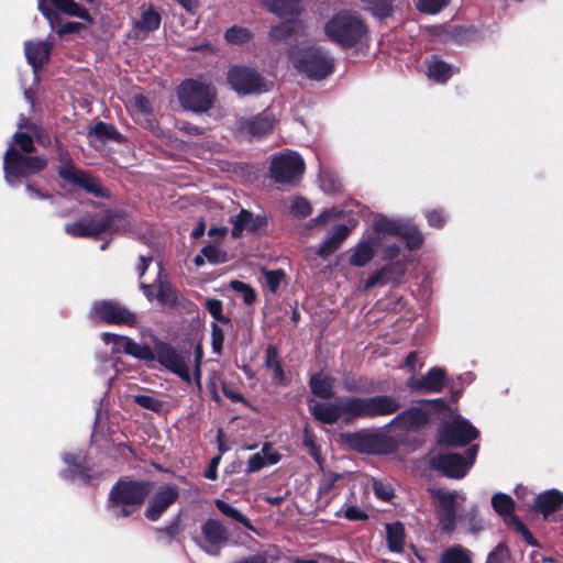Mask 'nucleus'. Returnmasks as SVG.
I'll list each match as a JSON object with an SVG mask.
<instances>
[{"mask_svg": "<svg viewBox=\"0 0 563 563\" xmlns=\"http://www.w3.org/2000/svg\"><path fill=\"white\" fill-rule=\"evenodd\" d=\"M311 391L320 398H330L334 394V379L323 374H316L310 379Z\"/></svg>", "mask_w": 563, "mask_h": 563, "instance_id": "obj_39", "label": "nucleus"}, {"mask_svg": "<svg viewBox=\"0 0 563 563\" xmlns=\"http://www.w3.org/2000/svg\"><path fill=\"white\" fill-rule=\"evenodd\" d=\"M355 227L345 211L339 207L322 210L307 223V229L316 233H325L322 246H336L345 241Z\"/></svg>", "mask_w": 563, "mask_h": 563, "instance_id": "obj_4", "label": "nucleus"}, {"mask_svg": "<svg viewBox=\"0 0 563 563\" xmlns=\"http://www.w3.org/2000/svg\"><path fill=\"white\" fill-rule=\"evenodd\" d=\"M231 288L235 291H239L243 295V300L245 303L251 305L256 300V295L253 288L240 280L231 282Z\"/></svg>", "mask_w": 563, "mask_h": 563, "instance_id": "obj_57", "label": "nucleus"}, {"mask_svg": "<svg viewBox=\"0 0 563 563\" xmlns=\"http://www.w3.org/2000/svg\"><path fill=\"white\" fill-rule=\"evenodd\" d=\"M63 460L65 461V463L68 464L69 467L68 470L62 473V477L66 479H73L78 476L84 483H87L89 481V475L81 467V464L78 462L80 460L79 455L67 453L63 455Z\"/></svg>", "mask_w": 563, "mask_h": 563, "instance_id": "obj_40", "label": "nucleus"}, {"mask_svg": "<svg viewBox=\"0 0 563 563\" xmlns=\"http://www.w3.org/2000/svg\"><path fill=\"white\" fill-rule=\"evenodd\" d=\"M263 5L280 18L299 12V0H261Z\"/></svg>", "mask_w": 563, "mask_h": 563, "instance_id": "obj_38", "label": "nucleus"}, {"mask_svg": "<svg viewBox=\"0 0 563 563\" xmlns=\"http://www.w3.org/2000/svg\"><path fill=\"white\" fill-rule=\"evenodd\" d=\"M375 439L371 435L354 434L350 439V444L360 452H372Z\"/></svg>", "mask_w": 563, "mask_h": 563, "instance_id": "obj_53", "label": "nucleus"}, {"mask_svg": "<svg viewBox=\"0 0 563 563\" xmlns=\"http://www.w3.org/2000/svg\"><path fill=\"white\" fill-rule=\"evenodd\" d=\"M273 125L274 117L269 112H263L253 118L240 119L236 123V132L243 137L254 139L272 131Z\"/></svg>", "mask_w": 563, "mask_h": 563, "instance_id": "obj_24", "label": "nucleus"}, {"mask_svg": "<svg viewBox=\"0 0 563 563\" xmlns=\"http://www.w3.org/2000/svg\"><path fill=\"white\" fill-rule=\"evenodd\" d=\"M129 224L126 213L118 210H107L97 214H85L75 222L65 225V232L74 238H90L106 230L120 231Z\"/></svg>", "mask_w": 563, "mask_h": 563, "instance_id": "obj_5", "label": "nucleus"}, {"mask_svg": "<svg viewBox=\"0 0 563 563\" xmlns=\"http://www.w3.org/2000/svg\"><path fill=\"white\" fill-rule=\"evenodd\" d=\"M397 275H390L391 268H382L372 275L364 284V289L368 290L375 286H383L387 283H398L402 275L405 274V264H398L397 266Z\"/></svg>", "mask_w": 563, "mask_h": 563, "instance_id": "obj_36", "label": "nucleus"}, {"mask_svg": "<svg viewBox=\"0 0 563 563\" xmlns=\"http://www.w3.org/2000/svg\"><path fill=\"white\" fill-rule=\"evenodd\" d=\"M179 497V489L177 486L166 484L161 486L145 510V517L152 521H156Z\"/></svg>", "mask_w": 563, "mask_h": 563, "instance_id": "obj_22", "label": "nucleus"}, {"mask_svg": "<svg viewBox=\"0 0 563 563\" xmlns=\"http://www.w3.org/2000/svg\"><path fill=\"white\" fill-rule=\"evenodd\" d=\"M178 532V525L176 522L167 526L166 528L156 529V538L164 543H170Z\"/></svg>", "mask_w": 563, "mask_h": 563, "instance_id": "obj_61", "label": "nucleus"}, {"mask_svg": "<svg viewBox=\"0 0 563 563\" xmlns=\"http://www.w3.org/2000/svg\"><path fill=\"white\" fill-rule=\"evenodd\" d=\"M374 249H355V252L350 257V263L354 266L366 265L374 256Z\"/></svg>", "mask_w": 563, "mask_h": 563, "instance_id": "obj_58", "label": "nucleus"}, {"mask_svg": "<svg viewBox=\"0 0 563 563\" xmlns=\"http://www.w3.org/2000/svg\"><path fill=\"white\" fill-rule=\"evenodd\" d=\"M161 15L152 7L142 12L141 19L137 22V27L151 32L159 27Z\"/></svg>", "mask_w": 563, "mask_h": 563, "instance_id": "obj_46", "label": "nucleus"}, {"mask_svg": "<svg viewBox=\"0 0 563 563\" xmlns=\"http://www.w3.org/2000/svg\"><path fill=\"white\" fill-rule=\"evenodd\" d=\"M261 272L265 276L267 288L273 294H276L285 279V272L283 269H267L264 267L261 269Z\"/></svg>", "mask_w": 563, "mask_h": 563, "instance_id": "obj_49", "label": "nucleus"}, {"mask_svg": "<svg viewBox=\"0 0 563 563\" xmlns=\"http://www.w3.org/2000/svg\"><path fill=\"white\" fill-rule=\"evenodd\" d=\"M289 59L297 70L314 80L325 78L334 69V59L320 47L291 48Z\"/></svg>", "mask_w": 563, "mask_h": 563, "instance_id": "obj_6", "label": "nucleus"}, {"mask_svg": "<svg viewBox=\"0 0 563 563\" xmlns=\"http://www.w3.org/2000/svg\"><path fill=\"white\" fill-rule=\"evenodd\" d=\"M280 454L269 443H265L260 452L254 453L247 461L246 472L255 473L268 465L277 464Z\"/></svg>", "mask_w": 563, "mask_h": 563, "instance_id": "obj_30", "label": "nucleus"}, {"mask_svg": "<svg viewBox=\"0 0 563 563\" xmlns=\"http://www.w3.org/2000/svg\"><path fill=\"white\" fill-rule=\"evenodd\" d=\"M492 506L494 510L505 520L512 525L519 532H521L528 541L532 538L526 526L520 519L514 515L515 501L506 494L497 493L492 498Z\"/></svg>", "mask_w": 563, "mask_h": 563, "instance_id": "obj_26", "label": "nucleus"}, {"mask_svg": "<svg viewBox=\"0 0 563 563\" xmlns=\"http://www.w3.org/2000/svg\"><path fill=\"white\" fill-rule=\"evenodd\" d=\"M397 275H390L391 268H382L372 275L364 284V289L368 290L375 286H383L387 283H398L402 275L405 274V264H398L397 266Z\"/></svg>", "mask_w": 563, "mask_h": 563, "instance_id": "obj_35", "label": "nucleus"}, {"mask_svg": "<svg viewBox=\"0 0 563 563\" xmlns=\"http://www.w3.org/2000/svg\"><path fill=\"white\" fill-rule=\"evenodd\" d=\"M203 536V544L201 548L210 555H218L220 547L228 540V531L225 527L216 519H208L201 527Z\"/></svg>", "mask_w": 563, "mask_h": 563, "instance_id": "obj_23", "label": "nucleus"}, {"mask_svg": "<svg viewBox=\"0 0 563 563\" xmlns=\"http://www.w3.org/2000/svg\"><path fill=\"white\" fill-rule=\"evenodd\" d=\"M441 530L452 532L456 521V506L465 500V496L459 492H450L443 488L429 489Z\"/></svg>", "mask_w": 563, "mask_h": 563, "instance_id": "obj_10", "label": "nucleus"}, {"mask_svg": "<svg viewBox=\"0 0 563 563\" xmlns=\"http://www.w3.org/2000/svg\"><path fill=\"white\" fill-rule=\"evenodd\" d=\"M416 9L424 14H438L448 4L449 0H413Z\"/></svg>", "mask_w": 563, "mask_h": 563, "instance_id": "obj_48", "label": "nucleus"}, {"mask_svg": "<svg viewBox=\"0 0 563 563\" xmlns=\"http://www.w3.org/2000/svg\"><path fill=\"white\" fill-rule=\"evenodd\" d=\"M214 504L217 508L227 517H230L234 519L235 521L242 523L246 529L251 531H256L255 528L252 526L251 521L238 509L232 507L231 505L227 504L225 501L221 499H216Z\"/></svg>", "mask_w": 563, "mask_h": 563, "instance_id": "obj_44", "label": "nucleus"}, {"mask_svg": "<svg viewBox=\"0 0 563 563\" xmlns=\"http://www.w3.org/2000/svg\"><path fill=\"white\" fill-rule=\"evenodd\" d=\"M211 346L212 351L217 354H220L222 351V345L224 341V333L222 328L218 323H212L211 325Z\"/></svg>", "mask_w": 563, "mask_h": 563, "instance_id": "obj_59", "label": "nucleus"}, {"mask_svg": "<svg viewBox=\"0 0 563 563\" xmlns=\"http://www.w3.org/2000/svg\"><path fill=\"white\" fill-rule=\"evenodd\" d=\"M320 188L327 195H334L340 191L341 183L340 180L328 173L321 174L319 177Z\"/></svg>", "mask_w": 563, "mask_h": 563, "instance_id": "obj_51", "label": "nucleus"}, {"mask_svg": "<svg viewBox=\"0 0 563 563\" xmlns=\"http://www.w3.org/2000/svg\"><path fill=\"white\" fill-rule=\"evenodd\" d=\"M84 29H85V25L80 22H67V23L63 24L62 26H59L56 30V33L59 36H63V35L71 34V33H79Z\"/></svg>", "mask_w": 563, "mask_h": 563, "instance_id": "obj_64", "label": "nucleus"}, {"mask_svg": "<svg viewBox=\"0 0 563 563\" xmlns=\"http://www.w3.org/2000/svg\"><path fill=\"white\" fill-rule=\"evenodd\" d=\"M471 552L460 545L445 550L441 556V563H471Z\"/></svg>", "mask_w": 563, "mask_h": 563, "instance_id": "obj_45", "label": "nucleus"}, {"mask_svg": "<svg viewBox=\"0 0 563 563\" xmlns=\"http://www.w3.org/2000/svg\"><path fill=\"white\" fill-rule=\"evenodd\" d=\"M133 400L142 408L152 410L154 412L161 411L163 407V402L159 399L150 395H135L133 396Z\"/></svg>", "mask_w": 563, "mask_h": 563, "instance_id": "obj_54", "label": "nucleus"}, {"mask_svg": "<svg viewBox=\"0 0 563 563\" xmlns=\"http://www.w3.org/2000/svg\"><path fill=\"white\" fill-rule=\"evenodd\" d=\"M46 164L45 158L22 155L10 144L3 156L4 179L8 185L16 186L22 179L40 173Z\"/></svg>", "mask_w": 563, "mask_h": 563, "instance_id": "obj_7", "label": "nucleus"}, {"mask_svg": "<svg viewBox=\"0 0 563 563\" xmlns=\"http://www.w3.org/2000/svg\"><path fill=\"white\" fill-rule=\"evenodd\" d=\"M265 366L269 371H272L274 380H276L279 384H283L285 382V373L278 360L277 350L273 346H269L266 350Z\"/></svg>", "mask_w": 563, "mask_h": 563, "instance_id": "obj_43", "label": "nucleus"}, {"mask_svg": "<svg viewBox=\"0 0 563 563\" xmlns=\"http://www.w3.org/2000/svg\"><path fill=\"white\" fill-rule=\"evenodd\" d=\"M151 265L155 272L153 284L157 286V300L164 305L174 306L177 302V292L168 283L162 280L163 266L161 261L154 256L153 252L140 256L136 266L140 278L144 277L146 269Z\"/></svg>", "mask_w": 563, "mask_h": 563, "instance_id": "obj_14", "label": "nucleus"}, {"mask_svg": "<svg viewBox=\"0 0 563 563\" xmlns=\"http://www.w3.org/2000/svg\"><path fill=\"white\" fill-rule=\"evenodd\" d=\"M486 563H511V558L508 548L499 543L487 558Z\"/></svg>", "mask_w": 563, "mask_h": 563, "instance_id": "obj_55", "label": "nucleus"}, {"mask_svg": "<svg viewBox=\"0 0 563 563\" xmlns=\"http://www.w3.org/2000/svg\"><path fill=\"white\" fill-rule=\"evenodd\" d=\"M364 10L368 11L374 18L384 20L391 16L399 0H360Z\"/></svg>", "mask_w": 563, "mask_h": 563, "instance_id": "obj_33", "label": "nucleus"}, {"mask_svg": "<svg viewBox=\"0 0 563 563\" xmlns=\"http://www.w3.org/2000/svg\"><path fill=\"white\" fill-rule=\"evenodd\" d=\"M224 38L230 44H244L251 40V33L245 27L232 26L225 32Z\"/></svg>", "mask_w": 563, "mask_h": 563, "instance_id": "obj_50", "label": "nucleus"}, {"mask_svg": "<svg viewBox=\"0 0 563 563\" xmlns=\"http://www.w3.org/2000/svg\"><path fill=\"white\" fill-rule=\"evenodd\" d=\"M444 378V371L439 367H433L420 378L411 377L408 380V386L413 391L439 393L445 385Z\"/></svg>", "mask_w": 563, "mask_h": 563, "instance_id": "obj_28", "label": "nucleus"}, {"mask_svg": "<svg viewBox=\"0 0 563 563\" xmlns=\"http://www.w3.org/2000/svg\"><path fill=\"white\" fill-rule=\"evenodd\" d=\"M563 505V494L552 489L536 498V506L547 516L561 508Z\"/></svg>", "mask_w": 563, "mask_h": 563, "instance_id": "obj_37", "label": "nucleus"}, {"mask_svg": "<svg viewBox=\"0 0 563 563\" xmlns=\"http://www.w3.org/2000/svg\"><path fill=\"white\" fill-rule=\"evenodd\" d=\"M89 137H95L101 142H106L108 140L120 141L121 135L115 130V128L111 124L99 122L95 124L89 131Z\"/></svg>", "mask_w": 563, "mask_h": 563, "instance_id": "obj_42", "label": "nucleus"}, {"mask_svg": "<svg viewBox=\"0 0 563 563\" xmlns=\"http://www.w3.org/2000/svg\"><path fill=\"white\" fill-rule=\"evenodd\" d=\"M387 543L390 551L401 552L404 549V527L401 523H390L386 526Z\"/></svg>", "mask_w": 563, "mask_h": 563, "instance_id": "obj_41", "label": "nucleus"}, {"mask_svg": "<svg viewBox=\"0 0 563 563\" xmlns=\"http://www.w3.org/2000/svg\"><path fill=\"white\" fill-rule=\"evenodd\" d=\"M57 173L66 184L78 186L97 197H104L107 195L106 189L97 179L91 177L89 174L77 169L69 162H65L59 166Z\"/></svg>", "mask_w": 563, "mask_h": 563, "instance_id": "obj_18", "label": "nucleus"}, {"mask_svg": "<svg viewBox=\"0 0 563 563\" xmlns=\"http://www.w3.org/2000/svg\"><path fill=\"white\" fill-rule=\"evenodd\" d=\"M91 317L113 324L133 325L136 314L117 301L102 300L92 306Z\"/></svg>", "mask_w": 563, "mask_h": 563, "instance_id": "obj_17", "label": "nucleus"}, {"mask_svg": "<svg viewBox=\"0 0 563 563\" xmlns=\"http://www.w3.org/2000/svg\"><path fill=\"white\" fill-rule=\"evenodd\" d=\"M424 217L428 221V224L434 228L442 227L448 219V214L444 209L426 210Z\"/></svg>", "mask_w": 563, "mask_h": 563, "instance_id": "obj_56", "label": "nucleus"}, {"mask_svg": "<svg viewBox=\"0 0 563 563\" xmlns=\"http://www.w3.org/2000/svg\"><path fill=\"white\" fill-rule=\"evenodd\" d=\"M206 309L208 310V312L212 316V318L217 321V322H221V323H229L230 322V319L223 314L222 310H223V305H222V301L219 300V299H207L206 300Z\"/></svg>", "mask_w": 563, "mask_h": 563, "instance_id": "obj_52", "label": "nucleus"}, {"mask_svg": "<svg viewBox=\"0 0 563 563\" xmlns=\"http://www.w3.org/2000/svg\"><path fill=\"white\" fill-rule=\"evenodd\" d=\"M152 488L146 481H119L109 493L108 510L115 519L128 518L139 510Z\"/></svg>", "mask_w": 563, "mask_h": 563, "instance_id": "obj_3", "label": "nucleus"}, {"mask_svg": "<svg viewBox=\"0 0 563 563\" xmlns=\"http://www.w3.org/2000/svg\"><path fill=\"white\" fill-rule=\"evenodd\" d=\"M54 40L47 37L45 41H27L24 43V53L27 63L32 66L35 80L38 69L48 62Z\"/></svg>", "mask_w": 563, "mask_h": 563, "instance_id": "obj_25", "label": "nucleus"}, {"mask_svg": "<svg viewBox=\"0 0 563 563\" xmlns=\"http://www.w3.org/2000/svg\"><path fill=\"white\" fill-rule=\"evenodd\" d=\"M477 435L478 431L467 420L456 419L441 429L439 441L448 446H459L467 444Z\"/></svg>", "mask_w": 563, "mask_h": 563, "instance_id": "obj_21", "label": "nucleus"}, {"mask_svg": "<svg viewBox=\"0 0 563 563\" xmlns=\"http://www.w3.org/2000/svg\"><path fill=\"white\" fill-rule=\"evenodd\" d=\"M305 172V162L295 151L286 150L271 158L269 176L280 185L294 186L299 183Z\"/></svg>", "mask_w": 563, "mask_h": 563, "instance_id": "obj_8", "label": "nucleus"}, {"mask_svg": "<svg viewBox=\"0 0 563 563\" xmlns=\"http://www.w3.org/2000/svg\"><path fill=\"white\" fill-rule=\"evenodd\" d=\"M477 451L478 448L476 445L467 450L470 461H465L461 454L446 453L431 459L430 463L433 468L440 471L448 477L462 478L473 465Z\"/></svg>", "mask_w": 563, "mask_h": 563, "instance_id": "obj_13", "label": "nucleus"}, {"mask_svg": "<svg viewBox=\"0 0 563 563\" xmlns=\"http://www.w3.org/2000/svg\"><path fill=\"white\" fill-rule=\"evenodd\" d=\"M400 408V402L393 396L380 395L374 397H351L347 409L351 418H374L393 415Z\"/></svg>", "mask_w": 563, "mask_h": 563, "instance_id": "obj_9", "label": "nucleus"}, {"mask_svg": "<svg viewBox=\"0 0 563 563\" xmlns=\"http://www.w3.org/2000/svg\"><path fill=\"white\" fill-rule=\"evenodd\" d=\"M102 340L107 344H112L113 353H125L142 361H154L155 358L154 351L150 346L139 344L128 336L104 332Z\"/></svg>", "mask_w": 563, "mask_h": 563, "instance_id": "obj_20", "label": "nucleus"}, {"mask_svg": "<svg viewBox=\"0 0 563 563\" xmlns=\"http://www.w3.org/2000/svg\"><path fill=\"white\" fill-rule=\"evenodd\" d=\"M202 253L212 264L223 263L228 260L224 249H202Z\"/></svg>", "mask_w": 563, "mask_h": 563, "instance_id": "obj_62", "label": "nucleus"}, {"mask_svg": "<svg viewBox=\"0 0 563 563\" xmlns=\"http://www.w3.org/2000/svg\"><path fill=\"white\" fill-rule=\"evenodd\" d=\"M428 421V415L420 408H410L397 415L389 427L399 430H413L422 427Z\"/></svg>", "mask_w": 563, "mask_h": 563, "instance_id": "obj_29", "label": "nucleus"}, {"mask_svg": "<svg viewBox=\"0 0 563 563\" xmlns=\"http://www.w3.org/2000/svg\"><path fill=\"white\" fill-rule=\"evenodd\" d=\"M154 360H157L161 365L187 383H190V372L188 367L190 354L188 352H181L169 344L159 343L157 344L156 352H154Z\"/></svg>", "mask_w": 563, "mask_h": 563, "instance_id": "obj_16", "label": "nucleus"}, {"mask_svg": "<svg viewBox=\"0 0 563 563\" xmlns=\"http://www.w3.org/2000/svg\"><path fill=\"white\" fill-rule=\"evenodd\" d=\"M351 397L335 399L334 402H319L311 400L309 410L311 415L320 422L325 424L335 423L340 418H351V411L347 409V401Z\"/></svg>", "mask_w": 563, "mask_h": 563, "instance_id": "obj_19", "label": "nucleus"}, {"mask_svg": "<svg viewBox=\"0 0 563 563\" xmlns=\"http://www.w3.org/2000/svg\"><path fill=\"white\" fill-rule=\"evenodd\" d=\"M324 34L329 41L342 48L362 46L368 41L366 23L357 12L350 10L332 15L324 24Z\"/></svg>", "mask_w": 563, "mask_h": 563, "instance_id": "obj_2", "label": "nucleus"}, {"mask_svg": "<svg viewBox=\"0 0 563 563\" xmlns=\"http://www.w3.org/2000/svg\"><path fill=\"white\" fill-rule=\"evenodd\" d=\"M228 81L239 93H261L268 91L271 84L265 81L255 70L247 67H232L228 73Z\"/></svg>", "mask_w": 563, "mask_h": 563, "instance_id": "obj_15", "label": "nucleus"}, {"mask_svg": "<svg viewBox=\"0 0 563 563\" xmlns=\"http://www.w3.org/2000/svg\"><path fill=\"white\" fill-rule=\"evenodd\" d=\"M374 492L375 495L383 500H389L394 496V489L388 484L382 482L374 483Z\"/></svg>", "mask_w": 563, "mask_h": 563, "instance_id": "obj_63", "label": "nucleus"}, {"mask_svg": "<svg viewBox=\"0 0 563 563\" xmlns=\"http://www.w3.org/2000/svg\"><path fill=\"white\" fill-rule=\"evenodd\" d=\"M178 98L184 109L194 112H205L212 104L214 89L207 84L186 80L178 88Z\"/></svg>", "mask_w": 563, "mask_h": 563, "instance_id": "obj_11", "label": "nucleus"}, {"mask_svg": "<svg viewBox=\"0 0 563 563\" xmlns=\"http://www.w3.org/2000/svg\"><path fill=\"white\" fill-rule=\"evenodd\" d=\"M37 8L48 21L52 29H55L60 22L58 14L53 10V8L69 16L79 18L88 23L93 22L88 10L75 0H37Z\"/></svg>", "mask_w": 563, "mask_h": 563, "instance_id": "obj_12", "label": "nucleus"}, {"mask_svg": "<svg viewBox=\"0 0 563 563\" xmlns=\"http://www.w3.org/2000/svg\"><path fill=\"white\" fill-rule=\"evenodd\" d=\"M457 68L446 62L442 60L438 56H431L426 60V73L429 79L443 84L449 80Z\"/></svg>", "mask_w": 563, "mask_h": 563, "instance_id": "obj_31", "label": "nucleus"}, {"mask_svg": "<svg viewBox=\"0 0 563 563\" xmlns=\"http://www.w3.org/2000/svg\"><path fill=\"white\" fill-rule=\"evenodd\" d=\"M15 145L24 153H31L34 151L33 139L23 132H16L13 135Z\"/></svg>", "mask_w": 563, "mask_h": 563, "instance_id": "obj_60", "label": "nucleus"}, {"mask_svg": "<svg viewBox=\"0 0 563 563\" xmlns=\"http://www.w3.org/2000/svg\"><path fill=\"white\" fill-rule=\"evenodd\" d=\"M289 211L294 217L302 219L311 213L312 207L305 197L295 196L289 201Z\"/></svg>", "mask_w": 563, "mask_h": 563, "instance_id": "obj_47", "label": "nucleus"}, {"mask_svg": "<svg viewBox=\"0 0 563 563\" xmlns=\"http://www.w3.org/2000/svg\"><path fill=\"white\" fill-rule=\"evenodd\" d=\"M303 31L302 24L298 20H287L271 30V38L275 42H290L292 36Z\"/></svg>", "mask_w": 563, "mask_h": 563, "instance_id": "obj_34", "label": "nucleus"}, {"mask_svg": "<svg viewBox=\"0 0 563 563\" xmlns=\"http://www.w3.org/2000/svg\"><path fill=\"white\" fill-rule=\"evenodd\" d=\"M395 236L402 238L407 246H420L424 241L422 233L411 221L378 216L356 246H378Z\"/></svg>", "mask_w": 563, "mask_h": 563, "instance_id": "obj_1", "label": "nucleus"}, {"mask_svg": "<svg viewBox=\"0 0 563 563\" xmlns=\"http://www.w3.org/2000/svg\"><path fill=\"white\" fill-rule=\"evenodd\" d=\"M126 108L136 123L147 129L155 128V119L152 113V107L144 95L135 92L126 101Z\"/></svg>", "mask_w": 563, "mask_h": 563, "instance_id": "obj_27", "label": "nucleus"}, {"mask_svg": "<svg viewBox=\"0 0 563 563\" xmlns=\"http://www.w3.org/2000/svg\"><path fill=\"white\" fill-rule=\"evenodd\" d=\"M232 223V235L239 238L245 233L256 232L263 225L264 219L242 209Z\"/></svg>", "mask_w": 563, "mask_h": 563, "instance_id": "obj_32", "label": "nucleus"}]
</instances>
